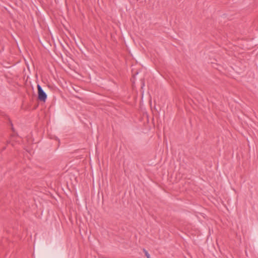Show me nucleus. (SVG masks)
<instances>
[{
	"mask_svg": "<svg viewBox=\"0 0 258 258\" xmlns=\"http://www.w3.org/2000/svg\"><path fill=\"white\" fill-rule=\"evenodd\" d=\"M38 90V99L39 100L43 102H45L47 99V94L43 91L41 86L39 84L37 85Z\"/></svg>",
	"mask_w": 258,
	"mask_h": 258,
	"instance_id": "nucleus-1",
	"label": "nucleus"
},
{
	"mask_svg": "<svg viewBox=\"0 0 258 258\" xmlns=\"http://www.w3.org/2000/svg\"><path fill=\"white\" fill-rule=\"evenodd\" d=\"M143 252H144L145 255L146 256V257L147 258H150V256L149 253H148V252L145 249H143Z\"/></svg>",
	"mask_w": 258,
	"mask_h": 258,
	"instance_id": "nucleus-2",
	"label": "nucleus"
}]
</instances>
